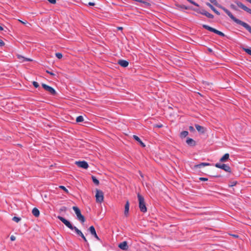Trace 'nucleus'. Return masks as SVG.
<instances>
[{"label":"nucleus","instance_id":"nucleus-1","mask_svg":"<svg viewBox=\"0 0 251 251\" xmlns=\"http://www.w3.org/2000/svg\"><path fill=\"white\" fill-rule=\"evenodd\" d=\"M209 0L211 3H213L215 6L222 9L235 23L243 26L251 34V26H250L249 24L235 18L228 9L219 4L218 3L217 0Z\"/></svg>","mask_w":251,"mask_h":251},{"label":"nucleus","instance_id":"nucleus-2","mask_svg":"<svg viewBox=\"0 0 251 251\" xmlns=\"http://www.w3.org/2000/svg\"><path fill=\"white\" fill-rule=\"evenodd\" d=\"M209 0L211 3H213L215 6L222 9L235 23L243 26L251 34V26H250L249 24L235 18L228 9L219 4L218 3L217 0Z\"/></svg>","mask_w":251,"mask_h":251},{"label":"nucleus","instance_id":"nucleus-3","mask_svg":"<svg viewBox=\"0 0 251 251\" xmlns=\"http://www.w3.org/2000/svg\"><path fill=\"white\" fill-rule=\"evenodd\" d=\"M137 198L139 201V207L141 212L145 213L147 211L144 197L139 193L137 194Z\"/></svg>","mask_w":251,"mask_h":251},{"label":"nucleus","instance_id":"nucleus-4","mask_svg":"<svg viewBox=\"0 0 251 251\" xmlns=\"http://www.w3.org/2000/svg\"><path fill=\"white\" fill-rule=\"evenodd\" d=\"M73 209L75 212L77 219L80 221L81 223H84L85 221V219L84 217L81 214L80 209L76 206H73Z\"/></svg>","mask_w":251,"mask_h":251},{"label":"nucleus","instance_id":"nucleus-5","mask_svg":"<svg viewBox=\"0 0 251 251\" xmlns=\"http://www.w3.org/2000/svg\"><path fill=\"white\" fill-rule=\"evenodd\" d=\"M202 27L204 28H205V29H207V30H209V31H210L211 32H214V33H216V34H218V35H220L221 36H222V37L225 36V34L224 33H223L222 32H221L220 31H219V30H217V29H215V28H213L212 27H210V26H209L208 25H202Z\"/></svg>","mask_w":251,"mask_h":251},{"label":"nucleus","instance_id":"nucleus-6","mask_svg":"<svg viewBox=\"0 0 251 251\" xmlns=\"http://www.w3.org/2000/svg\"><path fill=\"white\" fill-rule=\"evenodd\" d=\"M95 197L97 202L101 203L103 201V193L102 191L96 189Z\"/></svg>","mask_w":251,"mask_h":251},{"label":"nucleus","instance_id":"nucleus-7","mask_svg":"<svg viewBox=\"0 0 251 251\" xmlns=\"http://www.w3.org/2000/svg\"><path fill=\"white\" fill-rule=\"evenodd\" d=\"M57 218L60 220L66 226H67L71 230H73V228L75 226H73L72 224L65 218L58 216H57Z\"/></svg>","mask_w":251,"mask_h":251},{"label":"nucleus","instance_id":"nucleus-8","mask_svg":"<svg viewBox=\"0 0 251 251\" xmlns=\"http://www.w3.org/2000/svg\"><path fill=\"white\" fill-rule=\"evenodd\" d=\"M215 167L221 169L226 172H231L230 167L226 164L217 163L215 164Z\"/></svg>","mask_w":251,"mask_h":251},{"label":"nucleus","instance_id":"nucleus-9","mask_svg":"<svg viewBox=\"0 0 251 251\" xmlns=\"http://www.w3.org/2000/svg\"><path fill=\"white\" fill-rule=\"evenodd\" d=\"M235 3L237 4V5L238 7L251 14V9L247 7L246 6L244 5L242 2H240L239 1L236 0L235 1Z\"/></svg>","mask_w":251,"mask_h":251},{"label":"nucleus","instance_id":"nucleus-10","mask_svg":"<svg viewBox=\"0 0 251 251\" xmlns=\"http://www.w3.org/2000/svg\"><path fill=\"white\" fill-rule=\"evenodd\" d=\"M42 86L45 90L49 92L50 94L52 95H55L56 94V91L52 87L45 84H42Z\"/></svg>","mask_w":251,"mask_h":251},{"label":"nucleus","instance_id":"nucleus-11","mask_svg":"<svg viewBox=\"0 0 251 251\" xmlns=\"http://www.w3.org/2000/svg\"><path fill=\"white\" fill-rule=\"evenodd\" d=\"M17 59H18V61L20 63H23L26 61H32V59L25 57L22 55L17 54Z\"/></svg>","mask_w":251,"mask_h":251},{"label":"nucleus","instance_id":"nucleus-12","mask_svg":"<svg viewBox=\"0 0 251 251\" xmlns=\"http://www.w3.org/2000/svg\"><path fill=\"white\" fill-rule=\"evenodd\" d=\"M73 230H75V233L79 236H80L84 240V241L85 243H88L87 240L84 236V234L82 233V232L79 230L76 227L74 226L73 228Z\"/></svg>","mask_w":251,"mask_h":251},{"label":"nucleus","instance_id":"nucleus-13","mask_svg":"<svg viewBox=\"0 0 251 251\" xmlns=\"http://www.w3.org/2000/svg\"><path fill=\"white\" fill-rule=\"evenodd\" d=\"M75 164L77 165L78 167L85 169H87L89 167L87 162L85 161H76Z\"/></svg>","mask_w":251,"mask_h":251},{"label":"nucleus","instance_id":"nucleus-14","mask_svg":"<svg viewBox=\"0 0 251 251\" xmlns=\"http://www.w3.org/2000/svg\"><path fill=\"white\" fill-rule=\"evenodd\" d=\"M119 248L124 251H127L128 249V246L126 241H124L120 243L118 245Z\"/></svg>","mask_w":251,"mask_h":251},{"label":"nucleus","instance_id":"nucleus-15","mask_svg":"<svg viewBox=\"0 0 251 251\" xmlns=\"http://www.w3.org/2000/svg\"><path fill=\"white\" fill-rule=\"evenodd\" d=\"M118 63L121 66L125 68L127 67V66L129 64V63L127 61L123 59L119 60L118 61Z\"/></svg>","mask_w":251,"mask_h":251},{"label":"nucleus","instance_id":"nucleus-16","mask_svg":"<svg viewBox=\"0 0 251 251\" xmlns=\"http://www.w3.org/2000/svg\"><path fill=\"white\" fill-rule=\"evenodd\" d=\"M186 143L190 146L194 147L196 145V142L193 139L188 138L186 141Z\"/></svg>","mask_w":251,"mask_h":251},{"label":"nucleus","instance_id":"nucleus-17","mask_svg":"<svg viewBox=\"0 0 251 251\" xmlns=\"http://www.w3.org/2000/svg\"><path fill=\"white\" fill-rule=\"evenodd\" d=\"M129 202L128 201L126 202V203L125 206V212L124 214L125 216H127L129 212Z\"/></svg>","mask_w":251,"mask_h":251},{"label":"nucleus","instance_id":"nucleus-18","mask_svg":"<svg viewBox=\"0 0 251 251\" xmlns=\"http://www.w3.org/2000/svg\"><path fill=\"white\" fill-rule=\"evenodd\" d=\"M206 4L207 6H208L209 7L211 8V9L214 11L217 15H220V13L210 3L206 2Z\"/></svg>","mask_w":251,"mask_h":251},{"label":"nucleus","instance_id":"nucleus-19","mask_svg":"<svg viewBox=\"0 0 251 251\" xmlns=\"http://www.w3.org/2000/svg\"><path fill=\"white\" fill-rule=\"evenodd\" d=\"M133 138L134 139H135L136 141H137L140 144V145L142 147H145V144L141 140L140 138L139 137H138L137 135H134L133 136Z\"/></svg>","mask_w":251,"mask_h":251},{"label":"nucleus","instance_id":"nucleus-20","mask_svg":"<svg viewBox=\"0 0 251 251\" xmlns=\"http://www.w3.org/2000/svg\"><path fill=\"white\" fill-rule=\"evenodd\" d=\"M229 155L228 153H226L224 155V156L221 158L220 159V162H226L229 159Z\"/></svg>","mask_w":251,"mask_h":251},{"label":"nucleus","instance_id":"nucleus-21","mask_svg":"<svg viewBox=\"0 0 251 251\" xmlns=\"http://www.w3.org/2000/svg\"><path fill=\"white\" fill-rule=\"evenodd\" d=\"M32 214L36 217H39L40 215L39 210L37 208H34L32 211Z\"/></svg>","mask_w":251,"mask_h":251},{"label":"nucleus","instance_id":"nucleus-22","mask_svg":"<svg viewBox=\"0 0 251 251\" xmlns=\"http://www.w3.org/2000/svg\"><path fill=\"white\" fill-rule=\"evenodd\" d=\"M195 127L199 132H200L202 133H203L204 132V129L203 126H201L199 125H195Z\"/></svg>","mask_w":251,"mask_h":251},{"label":"nucleus","instance_id":"nucleus-23","mask_svg":"<svg viewBox=\"0 0 251 251\" xmlns=\"http://www.w3.org/2000/svg\"><path fill=\"white\" fill-rule=\"evenodd\" d=\"M27 230V227L25 224H24L21 228H19L20 233L22 234Z\"/></svg>","mask_w":251,"mask_h":251},{"label":"nucleus","instance_id":"nucleus-24","mask_svg":"<svg viewBox=\"0 0 251 251\" xmlns=\"http://www.w3.org/2000/svg\"><path fill=\"white\" fill-rule=\"evenodd\" d=\"M88 230L90 231V232L91 233V234L92 235L94 234V233H95L96 232V230H95V227H94V226H91L89 229H88Z\"/></svg>","mask_w":251,"mask_h":251},{"label":"nucleus","instance_id":"nucleus-25","mask_svg":"<svg viewBox=\"0 0 251 251\" xmlns=\"http://www.w3.org/2000/svg\"><path fill=\"white\" fill-rule=\"evenodd\" d=\"M188 135V132L187 131H183L180 133V137L184 138Z\"/></svg>","mask_w":251,"mask_h":251},{"label":"nucleus","instance_id":"nucleus-26","mask_svg":"<svg viewBox=\"0 0 251 251\" xmlns=\"http://www.w3.org/2000/svg\"><path fill=\"white\" fill-rule=\"evenodd\" d=\"M194 10L197 13H200L203 15V13H206L207 12L205 10H204V9L200 10L199 9H195Z\"/></svg>","mask_w":251,"mask_h":251},{"label":"nucleus","instance_id":"nucleus-27","mask_svg":"<svg viewBox=\"0 0 251 251\" xmlns=\"http://www.w3.org/2000/svg\"><path fill=\"white\" fill-rule=\"evenodd\" d=\"M92 179L93 182L96 185H98L99 184V181L98 179H97V178L95 176H92Z\"/></svg>","mask_w":251,"mask_h":251},{"label":"nucleus","instance_id":"nucleus-28","mask_svg":"<svg viewBox=\"0 0 251 251\" xmlns=\"http://www.w3.org/2000/svg\"><path fill=\"white\" fill-rule=\"evenodd\" d=\"M203 15L205 16L206 17H207L208 18H210V19L214 18V16L212 14L208 13V12H206V13H203Z\"/></svg>","mask_w":251,"mask_h":251},{"label":"nucleus","instance_id":"nucleus-29","mask_svg":"<svg viewBox=\"0 0 251 251\" xmlns=\"http://www.w3.org/2000/svg\"><path fill=\"white\" fill-rule=\"evenodd\" d=\"M84 120L83 117L82 116H79L76 118V121L77 123L82 122Z\"/></svg>","mask_w":251,"mask_h":251},{"label":"nucleus","instance_id":"nucleus-30","mask_svg":"<svg viewBox=\"0 0 251 251\" xmlns=\"http://www.w3.org/2000/svg\"><path fill=\"white\" fill-rule=\"evenodd\" d=\"M243 50L247 53L248 54L251 55V48L247 49V48H243Z\"/></svg>","mask_w":251,"mask_h":251},{"label":"nucleus","instance_id":"nucleus-31","mask_svg":"<svg viewBox=\"0 0 251 251\" xmlns=\"http://www.w3.org/2000/svg\"><path fill=\"white\" fill-rule=\"evenodd\" d=\"M55 56L56 57H57L58 59H61L62 58V54L60 52H57L55 53Z\"/></svg>","mask_w":251,"mask_h":251},{"label":"nucleus","instance_id":"nucleus-32","mask_svg":"<svg viewBox=\"0 0 251 251\" xmlns=\"http://www.w3.org/2000/svg\"><path fill=\"white\" fill-rule=\"evenodd\" d=\"M187 0L196 6H198V7L199 6V5L197 3L195 2L194 1H193L192 0Z\"/></svg>","mask_w":251,"mask_h":251},{"label":"nucleus","instance_id":"nucleus-33","mask_svg":"<svg viewBox=\"0 0 251 251\" xmlns=\"http://www.w3.org/2000/svg\"><path fill=\"white\" fill-rule=\"evenodd\" d=\"M201 167H203L201 163L199 164L195 165L194 166V168L195 169L197 168H201Z\"/></svg>","mask_w":251,"mask_h":251},{"label":"nucleus","instance_id":"nucleus-34","mask_svg":"<svg viewBox=\"0 0 251 251\" xmlns=\"http://www.w3.org/2000/svg\"><path fill=\"white\" fill-rule=\"evenodd\" d=\"M177 6L180 8H183L186 10L188 9V7L184 5H178Z\"/></svg>","mask_w":251,"mask_h":251},{"label":"nucleus","instance_id":"nucleus-35","mask_svg":"<svg viewBox=\"0 0 251 251\" xmlns=\"http://www.w3.org/2000/svg\"><path fill=\"white\" fill-rule=\"evenodd\" d=\"M59 187L62 189V190H63L66 193H68V190L66 188V187L64 186H59Z\"/></svg>","mask_w":251,"mask_h":251},{"label":"nucleus","instance_id":"nucleus-36","mask_svg":"<svg viewBox=\"0 0 251 251\" xmlns=\"http://www.w3.org/2000/svg\"><path fill=\"white\" fill-rule=\"evenodd\" d=\"M32 84L33 85V86L35 87V88H38L39 86L38 83L37 82H36V81H33L32 82Z\"/></svg>","mask_w":251,"mask_h":251},{"label":"nucleus","instance_id":"nucleus-37","mask_svg":"<svg viewBox=\"0 0 251 251\" xmlns=\"http://www.w3.org/2000/svg\"><path fill=\"white\" fill-rule=\"evenodd\" d=\"M201 164H202V165L203 167H204L205 166H209L210 165V163H206V162H203V163H201Z\"/></svg>","mask_w":251,"mask_h":251},{"label":"nucleus","instance_id":"nucleus-38","mask_svg":"<svg viewBox=\"0 0 251 251\" xmlns=\"http://www.w3.org/2000/svg\"><path fill=\"white\" fill-rule=\"evenodd\" d=\"M230 7H231L232 9H233V10H237V7H236L234 4H231L230 5Z\"/></svg>","mask_w":251,"mask_h":251},{"label":"nucleus","instance_id":"nucleus-39","mask_svg":"<svg viewBox=\"0 0 251 251\" xmlns=\"http://www.w3.org/2000/svg\"><path fill=\"white\" fill-rule=\"evenodd\" d=\"M18 21L20 23H22V24H23L24 25L28 24V23L26 21H25V22L22 21H21L20 20H18ZM29 25H30V24H29Z\"/></svg>","mask_w":251,"mask_h":251},{"label":"nucleus","instance_id":"nucleus-40","mask_svg":"<svg viewBox=\"0 0 251 251\" xmlns=\"http://www.w3.org/2000/svg\"><path fill=\"white\" fill-rule=\"evenodd\" d=\"M199 179L201 181H207L208 180V178H206V177H200Z\"/></svg>","mask_w":251,"mask_h":251},{"label":"nucleus","instance_id":"nucleus-41","mask_svg":"<svg viewBox=\"0 0 251 251\" xmlns=\"http://www.w3.org/2000/svg\"><path fill=\"white\" fill-rule=\"evenodd\" d=\"M46 73H47L48 74H50V75H51L52 76H54L55 75L54 73H53L52 72H50V71H49L48 70L46 71Z\"/></svg>","mask_w":251,"mask_h":251},{"label":"nucleus","instance_id":"nucleus-42","mask_svg":"<svg viewBox=\"0 0 251 251\" xmlns=\"http://www.w3.org/2000/svg\"><path fill=\"white\" fill-rule=\"evenodd\" d=\"M92 235H93L98 240L100 241V238L98 236L96 232L95 233H94V234H93Z\"/></svg>","mask_w":251,"mask_h":251},{"label":"nucleus","instance_id":"nucleus-43","mask_svg":"<svg viewBox=\"0 0 251 251\" xmlns=\"http://www.w3.org/2000/svg\"><path fill=\"white\" fill-rule=\"evenodd\" d=\"M50 3L51 4H55L56 3V0H48Z\"/></svg>","mask_w":251,"mask_h":251},{"label":"nucleus","instance_id":"nucleus-44","mask_svg":"<svg viewBox=\"0 0 251 251\" xmlns=\"http://www.w3.org/2000/svg\"><path fill=\"white\" fill-rule=\"evenodd\" d=\"M4 45V42L0 39V47H2V46H3Z\"/></svg>","mask_w":251,"mask_h":251},{"label":"nucleus","instance_id":"nucleus-45","mask_svg":"<svg viewBox=\"0 0 251 251\" xmlns=\"http://www.w3.org/2000/svg\"><path fill=\"white\" fill-rule=\"evenodd\" d=\"M189 130L190 131H195L194 128L192 126H190L189 127Z\"/></svg>","mask_w":251,"mask_h":251},{"label":"nucleus","instance_id":"nucleus-46","mask_svg":"<svg viewBox=\"0 0 251 251\" xmlns=\"http://www.w3.org/2000/svg\"><path fill=\"white\" fill-rule=\"evenodd\" d=\"M95 5V3L94 2H89L88 3V5H90V6H94Z\"/></svg>","mask_w":251,"mask_h":251},{"label":"nucleus","instance_id":"nucleus-47","mask_svg":"<svg viewBox=\"0 0 251 251\" xmlns=\"http://www.w3.org/2000/svg\"><path fill=\"white\" fill-rule=\"evenodd\" d=\"M10 239L11 241H14L16 239V238L14 235H12L10 237Z\"/></svg>","mask_w":251,"mask_h":251},{"label":"nucleus","instance_id":"nucleus-48","mask_svg":"<svg viewBox=\"0 0 251 251\" xmlns=\"http://www.w3.org/2000/svg\"><path fill=\"white\" fill-rule=\"evenodd\" d=\"M210 176L211 177H220L221 176V175H213V176Z\"/></svg>","mask_w":251,"mask_h":251},{"label":"nucleus","instance_id":"nucleus-49","mask_svg":"<svg viewBox=\"0 0 251 251\" xmlns=\"http://www.w3.org/2000/svg\"><path fill=\"white\" fill-rule=\"evenodd\" d=\"M135 0L137 1H138L139 2H141V3H147L146 2H145V1H143L142 0Z\"/></svg>","mask_w":251,"mask_h":251},{"label":"nucleus","instance_id":"nucleus-50","mask_svg":"<svg viewBox=\"0 0 251 251\" xmlns=\"http://www.w3.org/2000/svg\"><path fill=\"white\" fill-rule=\"evenodd\" d=\"M12 220L16 222V216L13 217Z\"/></svg>","mask_w":251,"mask_h":251},{"label":"nucleus","instance_id":"nucleus-51","mask_svg":"<svg viewBox=\"0 0 251 251\" xmlns=\"http://www.w3.org/2000/svg\"><path fill=\"white\" fill-rule=\"evenodd\" d=\"M162 126V125H157L156 126V127H159V128H160Z\"/></svg>","mask_w":251,"mask_h":251},{"label":"nucleus","instance_id":"nucleus-52","mask_svg":"<svg viewBox=\"0 0 251 251\" xmlns=\"http://www.w3.org/2000/svg\"><path fill=\"white\" fill-rule=\"evenodd\" d=\"M20 220V218L17 217V223H18Z\"/></svg>","mask_w":251,"mask_h":251},{"label":"nucleus","instance_id":"nucleus-53","mask_svg":"<svg viewBox=\"0 0 251 251\" xmlns=\"http://www.w3.org/2000/svg\"><path fill=\"white\" fill-rule=\"evenodd\" d=\"M3 30V28L1 25H0V30Z\"/></svg>","mask_w":251,"mask_h":251},{"label":"nucleus","instance_id":"nucleus-54","mask_svg":"<svg viewBox=\"0 0 251 251\" xmlns=\"http://www.w3.org/2000/svg\"><path fill=\"white\" fill-rule=\"evenodd\" d=\"M236 182H233L232 184L231 185V186H233L236 184Z\"/></svg>","mask_w":251,"mask_h":251},{"label":"nucleus","instance_id":"nucleus-55","mask_svg":"<svg viewBox=\"0 0 251 251\" xmlns=\"http://www.w3.org/2000/svg\"><path fill=\"white\" fill-rule=\"evenodd\" d=\"M118 29L119 30H122L123 29V27H118Z\"/></svg>","mask_w":251,"mask_h":251},{"label":"nucleus","instance_id":"nucleus-56","mask_svg":"<svg viewBox=\"0 0 251 251\" xmlns=\"http://www.w3.org/2000/svg\"><path fill=\"white\" fill-rule=\"evenodd\" d=\"M233 236H234V237H235L236 238L238 237V235H233Z\"/></svg>","mask_w":251,"mask_h":251},{"label":"nucleus","instance_id":"nucleus-57","mask_svg":"<svg viewBox=\"0 0 251 251\" xmlns=\"http://www.w3.org/2000/svg\"><path fill=\"white\" fill-rule=\"evenodd\" d=\"M247 1L250 2V3H251V0H246Z\"/></svg>","mask_w":251,"mask_h":251},{"label":"nucleus","instance_id":"nucleus-58","mask_svg":"<svg viewBox=\"0 0 251 251\" xmlns=\"http://www.w3.org/2000/svg\"><path fill=\"white\" fill-rule=\"evenodd\" d=\"M17 146H20V147L21 146V145H20V144H17Z\"/></svg>","mask_w":251,"mask_h":251}]
</instances>
